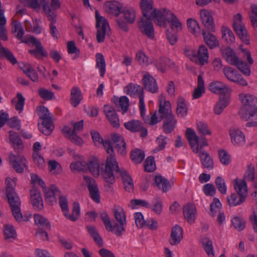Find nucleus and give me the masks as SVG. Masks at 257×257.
<instances>
[{"label":"nucleus","mask_w":257,"mask_h":257,"mask_svg":"<svg viewBox=\"0 0 257 257\" xmlns=\"http://www.w3.org/2000/svg\"><path fill=\"white\" fill-rule=\"evenodd\" d=\"M106 11L110 14L118 16L122 8L121 5L118 2H108L105 5Z\"/></svg>","instance_id":"obj_42"},{"label":"nucleus","mask_w":257,"mask_h":257,"mask_svg":"<svg viewBox=\"0 0 257 257\" xmlns=\"http://www.w3.org/2000/svg\"><path fill=\"white\" fill-rule=\"evenodd\" d=\"M221 51L222 57L228 64L233 66L237 64L239 59L232 49L227 47L221 49Z\"/></svg>","instance_id":"obj_25"},{"label":"nucleus","mask_w":257,"mask_h":257,"mask_svg":"<svg viewBox=\"0 0 257 257\" xmlns=\"http://www.w3.org/2000/svg\"><path fill=\"white\" fill-rule=\"evenodd\" d=\"M187 25L189 31L192 34L196 35L200 33L201 29L199 25L195 19L192 18L188 19L187 21Z\"/></svg>","instance_id":"obj_50"},{"label":"nucleus","mask_w":257,"mask_h":257,"mask_svg":"<svg viewBox=\"0 0 257 257\" xmlns=\"http://www.w3.org/2000/svg\"><path fill=\"white\" fill-rule=\"evenodd\" d=\"M152 19L151 16H143L138 23V27L141 33L151 40L154 38V28Z\"/></svg>","instance_id":"obj_10"},{"label":"nucleus","mask_w":257,"mask_h":257,"mask_svg":"<svg viewBox=\"0 0 257 257\" xmlns=\"http://www.w3.org/2000/svg\"><path fill=\"white\" fill-rule=\"evenodd\" d=\"M221 208V203L219 200L217 198H214L210 205V215L212 217L215 216L217 213L220 212Z\"/></svg>","instance_id":"obj_55"},{"label":"nucleus","mask_w":257,"mask_h":257,"mask_svg":"<svg viewBox=\"0 0 257 257\" xmlns=\"http://www.w3.org/2000/svg\"><path fill=\"white\" fill-rule=\"evenodd\" d=\"M196 212V208L193 204H189L184 207V216L188 222L190 223L194 222Z\"/></svg>","instance_id":"obj_34"},{"label":"nucleus","mask_w":257,"mask_h":257,"mask_svg":"<svg viewBox=\"0 0 257 257\" xmlns=\"http://www.w3.org/2000/svg\"><path fill=\"white\" fill-rule=\"evenodd\" d=\"M186 136L191 148L195 153L199 152V147L202 148L208 145L205 138L204 137H198L194 130L191 128L187 129Z\"/></svg>","instance_id":"obj_8"},{"label":"nucleus","mask_w":257,"mask_h":257,"mask_svg":"<svg viewBox=\"0 0 257 257\" xmlns=\"http://www.w3.org/2000/svg\"><path fill=\"white\" fill-rule=\"evenodd\" d=\"M243 108L239 111L241 118L249 121L251 118H257V97L249 93H241L239 95Z\"/></svg>","instance_id":"obj_3"},{"label":"nucleus","mask_w":257,"mask_h":257,"mask_svg":"<svg viewBox=\"0 0 257 257\" xmlns=\"http://www.w3.org/2000/svg\"><path fill=\"white\" fill-rule=\"evenodd\" d=\"M84 179L89 190L90 198L95 202L99 203L100 202V196L99 190L95 180L88 176H84Z\"/></svg>","instance_id":"obj_16"},{"label":"nucleus","mask_w":257,"mask_h":257,"mask_svg":"<svg viewBox=\"0 0 257 257\" xmlns=\"http://www.w3.org/2000/svg\"><path fill=\"white\" fill-rule=\"evenodd\" d=\"M232 143L234 146H241L245 143V139L244 134L239 129L232 128L229 131Z\"/></svg>","instance_id":"obj_24"},{"label":"nucleus","mask_w":257,"mask_h":257,"mask_svg":"<svg viewBox=\"0 0 257 257\" xmlns=\"http://www.w3.org/2000/svg\"><path fill=\"white\" fill-rule=\"evenodd\" d=\"M104 112L111 124L116 128L119 126V118L114 108L109 105L104 106Z\"/></svg>","instance_id":"obj_23"},{"label":"nucleus","mask_w":257,"mask_h":257,"mask_svg":"<svg viewBox=\"0 0 257 257\" xmlns=\"http://www.w3.org/2000/svg\"><path fill=\"white\" fill-rule=\"evenodd\" d=\"M155 183L156 185L161 188L164 192H166L171 187L170 182L161 175L156 176Z\"/></svg>","instance_id":"obj_38"},{"label":"nucleus","mask_w":257,"mask_h":257,"mask_svg":"<svg viewBox=\"0 0 257 257\" xmlns=\"http://www.w3.org/2000/svg\"><path fill=\"white\" fill-rule=\"evenodd\" d=\"M229 100L227 97H223L216 103L214 107V112L216 114H221L223 109L228 105Z\"/></svg>","instance_id":"obj_52"},{"label":"nucleus","mask_w":257,"mask_h":257,"mask_svg":"<svg viewBox=\"0 0 257 257\" xmlns=\"http://www.w3.org/2000/svg\"><path fill=\"white\" fill-rule=\"evenodd\" d=\"M144 89L152 93H157L158 91V86L156 80L148 72H146L142 80Z\"/></svg>","instance_id":"obj_20"},{"label":"nucleus","mask_w":257,"mask_h":257,"mask_svg":"<svg viewBox=\"0 0 257 257\" xmlns=\"http://www.w3.org/2000/svg\"><path fill=\"white\" fill-rule=\"evenodd\" d=\"M113 102L116 106L121 108L122 114H124L127 111L130 105V101L127 96H122L120 97L114 96L113 98Z\"/></svg>","instance_id":"obj_33"},{"label":"nucleus","mask_w":257,"mask_h":257,"mask_svg":"<svg viewBox=\"0 0 257 257\" xmlns=\"http://www.w3.org/2000/svg\"><path fill=\"white\" fill-rule=\"evenodd\" d=\"M163 18L161 19L163 20L164 24L163 25H158L160 27H166L167 25V22L169 23L172 27H175L177 31L182 29V24L177 17L170 10L163 9L162 12Z\"/></svg>","instance_id":"obj_15"},{"label":"nucleus","mask_w":257,"mask_h":257,"mask_svg":"<svg viewBox=\"0 0 257 257\" xmlns=\"http://www.w3.org/2000/svg\"><path fill=\"white\" fill-rule=\"evenodd\" d=\"M44 192L46 201L52 205L56 203V196L60 194L58 187L54 185L50 188H44Z\"/></svg>","instance_id":"obj_30"},{"label":"nucleus","mask_w":257,"mask_h":257,"mask_svg":"<svg viewBox=\"0 0 257 257\" xmlns=\"http://www.w3.org/2000/svg\"><path fill=\"white\" fill-rule=\"evenodd\" d=\"M68 52L70 54H74L72 56V59H75L79 57L80 55L79 50L76 47L74 41H69L67 45Z\"/></svg>","instance_id":"obj_61"},{"label":"nucleus","mask_w":257,"mask_h":257,"mask_svg":"<svg viewBox=\"0 0 257 257\" xmlns=\"http://www.w3.org/2000/svg\"><path fill=\"white\" fill-rule=\"evenodd\" d=\"M96 27L97 29L96 33V40L98 43L103 42L106 35V28L109 25L106 20L103 17L99 16L98 12H95Z\"/></svg>","instance_id":"obj_12"},{"label":"nucleus","mask_w":257,"mask_h":257,"mask_svg":"<svg viewBox=\"0 0 257 257\" xmlns=\"http://www.w3.org/2000/svg\"><path fill=\"white\" fill-rule=\"evenodd\" d=\"M25 102V98L21 93H17V99L12 100V104L15 105L16 109L19 111V113L23 111Z\"/></svg>","instance_id":"obj_46"},{"label":"nucleus","mask_w":257,"mask_h":257,"mask_svg":"<svg viewBox=\"0 0 257 257\" xmlns=\"http://www.w3.org/2000/svg\"><path fill=\"white\" fill-rule=\"evenodd\" d=\"M124 125L127 130L132 132H139L141 128L142 123L139 120H132L125 122Z\"/></svg>","instance_id":"obj_58"},{"label":"nucleus","mask_w":257,"mask_h":257,"mask_svg":"<svg viewBox=\"0 0 257 257\" xmlns=\"http://www.w3.org/2000/svg\"><path fill=\"white\" fill-rule=\"evenodd\" d=\"M209 90L217 94H225L228 92L230 88L228 85L221 81H213L209 86Z\"/></svg>","instance_id":"obj_29"},{"label":"nucleus","mask_w":257,"mask_h":257,"mask_svg":"<svg viewBox=\"0 0 257 257\" xmlns=\"http://www.w3.org/2000/svg\"><path fill=\"white\" fill-rule=\"evenodd\" d=\"M102 175L106 182L112 184L115 182V174L121 176L125 190L131 192L134 190V183L131 176L127 172L120 169L115 157L108 158L106 160L105 169L101 172Z\"/></svg>","instance_id":"obj_1"},{"label":"nucleus","mask_w":257,"mask_h":257,"mask_svg":"<svg viewBox=\"0 0 257 257\" xmlns=\"http://www.w3.org/2000/svg\"><path fill=\"white\" fill-rule=\"evenodd\" d=\"M218 157L220 162L224 165H228L231 162V159L230 156L224 150L218 151Z\"/></svg>","instance_id":"obj_63"},{"label":"nucleus","mask_w":257,"mask_h":257,"mask_svg":"<svg viewBox=\"0 0 257 257\" xmlns=\"http://www.w3.org/2000/svg\"><path fill=\"white\" fill-rule=\"evenodd\" d=\"M234 227L238 231L242 230L245 227V221L242 217L234 216L231 219Z\"/></svg>","instance_id":"obj_56"},{"label":"nucleus","mask_w":257,"mask_h":257,"mask_svg":"<svg viewBox=\"0 0 257 257\" xmlns=\"http://www.w3.org/2000/svg\"><path fill=\"white\" fill-rule=\"evenodd\" d=\"M152 63H153L156 68L161 72L166 71L167 66L171 67L172 65H174V63L167 58H160L158 60L152 61Z\"/></svg>","instance_id":"obj_37"},{"label":"nucleus","mask_w":257,"mask_h":257,"mask_svg":"<svg viewBox=\"0 0 257 257\" xmlns=\"http://www.w3.org/2000/svg\"><path fill=\"white\" fill-rule=\"evenodd\" d=\"M223 73L225 77L229 81L241 86L247 85V81L238 72L231 67L225 66L223 69Z\"/></svg>","instance_id":"obj_13"},{"label":"nucleus","mask_w":257,"mask_h":257,"mask_svg":"<svg viewBox=\"0 0 257 257\" xmlns=\"http://www.w3.org/2000/svg\"><path fill=\"white\" fill-rule=\"evenodd\" d=\"M16 180V178H14L13 179L10 178L6 179V193L7 197L14 217L17 221H20L23 216L20 209V199L15 189Z\"/></svg>","instance_id":"obj_2"},{"label":"nucleus","mask_w":257,"mask_h":257,"mask_svg":"<svg viewBox=\"0 0 257 257\" xmlns=\"http://www.w3.org/2000/svg\"><path fill=\"white\" fill-rule=\"evenodd\" d=\"M88 170L94 176H98L100 172V168L98 162L96 158L90 159L88 162Z\"/></svg>","instance_id":"obj_43"},{"label":"nucleus","mask_w":257,"mask_h":257,"mask_svg":"<svg viewBox=\"0 0 257 257\" xmlns=\"http://www.w3.org/2000/svg\"><path fill=\"white\" fill-rule=\"evenodd\" d=\"M126 92L131 96L138 95L140 111L142 114L143 115L146 110L143 88L137 84H130L126 87Z\"/></svg>","instance_id":"obj_11"},{"label":"nucleus","mask_w":257,"mask_h":257,"mask_svg":"<svg viewBox=\"0 0 257 257\" xmlns=\"http://www.w3.org/2000/svg\"><path fill=\"white\" fill-rule=\"evenodd\" d=\"M96 66L99 69L100 76L103 77L105 72V61L103 55L101 53L96 55Z\"/></svg>","instance_id":"obj_48"},{"label":"nucleus","mask_w":257,"mask_h":257,"mask_svg":"<svg viewBox=\"0 0 257 257\" xmlns=\"http://www.w3.org/2000/svg\"><path fill=\"white\" fill-rule=\"evenodd\" d=\"M222 39L227 43L231 44L234 42L235 37L232 32L227 27L223 26L221 29Z\"/></svg>","instance_id":"obj_53"},{"label":"nucleus","mask_w":257,"mask_h":257,"mask_svg":"<svg viewBox=\"0 0 257 257\" xmlns=\"http://www.w3.org/2000/svg\"><path fill=\"white\" fill-rule=\"evenodd\" d=\"M28 41L35 46V49L29 50V53L30 54L39 59L48 56L47 52L38 39L33 36H31L29 38Z\"/></svg>","instance_id":"obj_17"},{"label":"nucleus","mask_w":257,"mask_h":257,"mask_svg":"<svg viewBox=\"0 0 257 257\" xmlns=\"http://www.w3.org/2000/svg\"><path fill=\"white\" fill-rule=\"evenodd\" d=\"M153 0H142L141 7L143 16H151L157 25H162L164 24L162 12L163 10H156L153 8Z\"/></svg>","instance_id":"obj_6"},{"label":"nucleus","mask_w":257,"mask_h":257,"mask_svg":"<svg viewBox=\"0 0 257 257\" xmlns=\"http://www.w3.org/2000/svg\"><path fill=\"white\" fill-rule=\"evenodd\" d=\"M111 141L115 145V147L118 153L121 155H125L126 151V143L124 138L118 134H113L111 136Z\"/></svg>","instance_id":"obj_27"},{"label":"nucleus","mask_w":257,"mask_h":257,"mask_svg":"<svg viewBox=\"0 0 257 257\" xmlns=\"http://www.w3.org/2000/svg\"><path fill=\"white\" fill-rule=\"evenodd\" d=\"M145 171L148 172L154 171L156 169L155 158L153 156L148 157L144 163Z\"/></svg>","instance_id":"obj_64"},{"label":"nucleus","mask_w":257,"mask_h":257,"mask_svg":"<svg viewBox=\"0 0 257 257\" xmlns=\"http://www.w3.org/2000/svg\"><path fill=\"white\" fill-rule=\"evenodd\" d=\"M192 60L195 61L197 64L201 65H204L206 63H207L208 52L206 46L204 45L200 46L198 48L197 53L192 55Z\"/></svg>","instance_id":"obj_21"},{"label":"nucleus","mask_w":257,"mask_h":257,"mask_svg":"<svg viewBox=\"0 0 257 257\" xmlns=\"http://www.w3.org/2000/svg\"><path fill=\"white\" fill-rule=\"evenodd\" d=\"M201 163L203 167L209 170H212L214 167L213 159L209 154L205 151H201L199 153Z\"/></svg>","instance_id":"obj_35"},{"label":"nucleus","mask_w":257,"mask_h":257,"mask_svg":"<svg viewBox=\"0 0 257 257\" xmlns=\"http://www.w3.org/2000/svg\"><path fill=\"white\" fill-rule=\"evenodd\" d=\"M242 17L240 13L234 15L233 17V27L234 31L242 42L246 44H249L247 32L244 25L242 22Z\"/></svg>","instance_id":"obj_9"},{"label":"nucleus","mask_w":257,"mask_h":257,"mask_svg":"<svg viewBox=\"0 0 257 257\" xmlns=\"http://www.w3.org/2000/svg\"><path fill=\"white\" fill-rule=\"evenodd\" d=\"M202 35L205 42L210 49H213L219 46V42L213 34L203 30Z\"/></svg>","instance_id":"obj_36"},{"label":"nucleus","mask_w":257,"mask_h":257,"mask_svg":"<svg viewBox=\"0 0 257 257\" xmlns=\"http://www.w3.org/2000/svg\"><path fill=\"white\" fill-rule=\"evenodd\" d=\"M200 17L205 28L210 32H214L215 26L211 13L209 11L203 9L200 11Z\"/></svg>","instance_id":"obj_19"},{"label":"nucleus","mask_w":257,"mask_h":257,"mask_svg":"<svg viewBox=\"0 0 257 257\" xmlns=\"http://www.w3.org/2000/svg\"><path fill=\"white\" fill-rule=\"evenodd\" d=\"M255 177V174L254 166L250 164L247 166V168L243 175V180L241 181H244L245 183L246 181L254 182Z\"/></svg>","instance_id":"obj_45"},{"label":"nucleus","mask_w":257,"mask_h":257,"mask_svg":"<svg viewBox=\"0 0 257 257\" xmlns=\"http://www.w3.org/2000/svg\"><path fill=\"white\" fill-rule=\"evenodd\" d=\"M183 239V229L179 225H176L171 230L169 242L172 245H176L180 243Z\"/></svg>","instance_id":"obj_26"},{"label":"nucleus","mask_w":257,"mask_h":257,"mask_svg":"<svg viewBox=\"0 0 257 257\" xmlns=\"http://www.w3.org/2000/svg\"><path fill=\"white\" fill-rule=\"evenodd\" d=\"M30 196L32 204L34 208L41 210L43 208L42 198L40 191L34 187L30 190Z\"/></svg>","instance_id":"obj_28"},{"label":"nucleus","mask_w":257,"mask_h":257,"mask_svg":"<svg viewBox=\"0 0 257 257\" xmlns=\"http://www.w3.org/2000/svg\"><path fill=\"white\" fill-rule=\"evenodd\" d=\"M234 188L237 194H233L227 197V203L230 206L240 205L245 200L247 194V184L244 181H234Z\"/></svg>","instance_id":"obj_4"},{"label":"nucleus","mask_w":257,"mask_h":257,"mask_svg":"<svg viewBox=\"0 0 257 257\" xmlns=\"http://www.w3.org/2000/svg\"><path fill=\"white\" fill-rule=\"evenodd\" d=\"M187 107L183 97H180L177 101V113L178 116L184 117L187 114Z\"/></svg>","instance_id":"obj_47"},{"label":"nucleus","mask_w":257,"mask_h":257,"mask_svg":"<svg viewBox=\"0 0 257 257\" xmlns=\"http://www.w3.org/2000/svg\"><path fill=\"white\" fill-rule=\"evenodd\" d=\"M86 228L89 234L98 246L99 247L102 246L103 245L102 238L98 233L96 227L93 226H87Z\"/></svg>","instance_id":"obj_41"},{"label":"nucleus","mask_w":257,"mask_h":257,"mask_svg":"<svg viewBox=\"0 0 257 257\" xmlns=\"http://www.w3.org/2000/svg\"><path fill=\"white\" fill-rule=\"evenodd\" d=\"M42 3L43 10L50 23H56L57 22L56 9L50 8L48 2L46 0H41Z\"/></svg>","instance_id":"obj_31"},{"label":"nucleus","mask_w":257,"mask_h":257,"mask_svg":"<svg viewBox=\"0 0 257 257\" xmlns=\"http://www.w3.org/2000/svg\"><path fill=\"white\" fill-rule=\"evenodd\" d=\"M34 219L35 223L46 229H50L51 225L48 220L40 214H35Z\"/></svg>","instance_id":"obj_60"},{"label":"nucleus","mask_w":257,"mask_h":257,"mask_svg":"<svg viewBox=\"0 0 257 257\" xmlns=\"http://www.w3.org/2000/svg\"><path fill=\"white\" fill-rule=\"evenodd\" d=\"M37 110L38 111V115L39 118L42 120V125L39 127V130L45 135H50L54 127L51 113L48 108L44 106L38 107Z\"/></svg>","instance_id":"obj_5"},{"label":"nucleus","mask_w":257,"mask_h":257,"mask_svg":"<svg viewBox=\"0 0 257 257\" xmlns=\"http://www.w3.org/2000/svg\"><path fill=\"white\" fill-rule=\"evenodd\" d=\"M123 17L128 23H134L136 17L135 10L132 8H125L122 12Z\"/></svg>","instance_id":"obj_54"},{"label":"nucleus","mask_w":257,"mask_h":257,"mask_svg":"<svg viewBox=\"0 0 257 257\" xmlns=\"http://www.w3.org/2000/svg\"><path fill=\"white\" fill-rule=\"evenodd\" d=\"M202 245L207 255L211 257L214 256L212 242L208 238H204L202 241Z\"/></svg>","instance_id":"obj_57"},{"label":"nucleus","mask_w":257,"mask_h":257,"mask_svg":"<svg viewBox=\"0 0 257 257\" xmlns=\"http://www.w3.org/2000/svg\"><path fill=\"white\" fill-rule=\"evenodd\" d=\"M203 92H204V81L202 77L199 75L198 77L197 87L195 89L193 93V98L198 99L200 98Z\"/></svg>","instance_id":"obj_49"},{"label":"nucleus","mask_w":257,"mask_h":257,"mask_svg":"<svg viewBox=\"0 0 257 257\" xmlns=\"http://www.w3.org/2000/svg\"><path fill=\"white\" fill-rule=\"evenodd\" d=\"M145 157L144 152L139 149H135L132 150L131 153V160L137 164H140L144 159Z\"/></svg>","instance_id":"obj_44"},{"label":"nucleus","mask_w":257,"mask_h":257,"mask_svg":"<svg viewBox=\"0 0 257 257\" xmlns=\"http://www.w3.org/2000/svg\"><path fill=\"white\" fill-rule=\"evenodd\" d=\"M9 160L10 164L17 173L23 172L24 168L27 167V160L23 156L10 153Z\"/></svg>","instance_id":"obj_18"},{"label":"nucleus","mask_w":257,"mask_h":257,"mask_svg":"<svg viewBox=\"0 0 257 257\" xmlns=\"http://www.w3.org/2000/svg\"><path fill=\"white\" fill-rule=\"evenodd\" d=\"M100 216L107 231L113 232L117 236H120L124 232L126 222H117L112 225L108 214L105 211L100 213Z\"/></svg>","instance_id":"obj_7"},{"label":"nucleus","mask_w":257,"mask_h":257,"mask_svg":"<svg viewBox=\"0 0 257 257\" xmlns=\"http://www.w3.org/2000/svg\"><path fill=\"white\" fill-rule=\"evenodd\" d=\"M82 99L81 91L78 87H73L71 90V103L74 107H76Z\"/></svg>","instance_id":"obj_39"},{"label":"nucleus","mask_w":257,"mask_h":257,"mask_svg":"<svg viewBox=\"0 0 257 257\" xmlns=\"http://www.w3.org/2000/svg\"><path fill=\"white\" fill-rule=\"evenodd\" d=\"M136 60L140 64L147 66L152 63V61L142 51L136 54Z\"/></svg>","instance_id":"obj_62"},{"label":"nucleus","mask_w":257,"mask_h":257,"mask_svg":"<svg viewBox=\"0 0 257 257\" xmlns=\"http://www.w3.org/2000/svg\"><path fill=\"white\" fill-rule=\"evenodd\" d=\"M163 119L162 128L164 133L165 134L172 133L176 127L177 122L175 116H171Z\"/></svg>","instance_id":"obj_32"},{"label":"nucleus","mask_w":257,"mask_h":257,"mask_svg":"<svg viewBox=\"0 0 257 257\" xmlns=\"http://www.w3.org/2000/svg\"><path fill=\"white\" fill-rule=\"evenodd\" d=\"M159 109L158 114L161 119L174 116L171 109V105L169 101L163 100L162 98H159Z\"/></svg>","instance_id":"obj_22"},{"label":"nucleus","mask_w":257,"mask_h":257,"mask_svg":"<svg viewBox=\"0 0 257 257\" xmlns=\"http://www.w3.org/2000/svg\"><path fill=\"white\" fill-rule=\"evenodd\" d=\"M70 168L73 172H85L88 171L87 162L82 161H76L70 164Z\"/></svg>","instance_id":"obj_51"},{"label":"nucleus","mask_w":257,"mask_h":257,"mask_svg":"<svg viewBox=\"0 0 257 257\" xmlns=\"http://www.w3.org/2000/svg\"><path fill=\"white\" fill-rule=\"evenodd\" d=\"M10 140L15 150L20 151L23 148V142L21 138L14 131L9 132Z\"/></svg>","instance_id":"obj_40"},{"label":"nucleus","mask_w":257,"mask_h":257,"mask_svg":"<svg viewBox=\"0 0 257 257\" xmlns=\"http://www.w3.org/2000/svg\"><path fill=\"white\" fill-rule=\"evenodd\" d=\"M4 233L6 239H14L17 236L15 229L13 225L6 224L4 226Z\"/></svg>","instance_id":"obj_59"},{"label":"nucleus","mask_w":257,"mask_h":257,"mask_svg":"<svg viewBox=\"0 0 257 257\" xmlns=\"http://www.w3.org/2000/svg\"><path fill=\"white\" fill-rule=\"evenodd\" d=\"M92 139L95 145L102 144L104 149L108 154L107 158L115 157L114 155V150L110 141L109 140H104L101 137L99 133L95 131L91 132Z\"/></svg>","instance_id":"obj_14"}]
</instances>
